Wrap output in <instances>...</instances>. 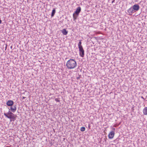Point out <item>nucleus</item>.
Instances as JSON below:
<instances>
[{"label": "nucleus", "instance_id": "obj_15", "mask_svg": "<svg viewBox=\"0 0 147 147\" xmlns=\"http://www.w3.org/2000/svg\"><path fill=\"white\" fill-rule=\"evenodd\" d=\"M22 97H23V98H24H24H25V97H24V96H23Z\"/></svg>", "mask_w": 147, "mask_h": 147}, {"label": "nucleus", "instance_id": "obj_9", "mask_svg": "<svg viewBox=\"0 0 147 147\" xmlns=\"http://www.w3.org/2000/svg\"><path fill=\"white\" fill-rule=\"evenodd\" d=\"M62 31L64 35H66L67 34L68 32L66 31L65 29H63Z\"/></svg>", "mask_w": 147, "mask_h": 147}, {"label": "nucleus", "instance_id": "obj_8", "mask_svg": "<svg viewBox=\"0 0 147 147\" xmlns=\"http://www.w3.org/2000/svg\"><path fill=\"white\" fill-rule=\"evenodd\" d=\"M133 8L134 10L138 11L139 9V6L138 5H135L133 6Z\"/></svg>", "mask_w": 147, "mask_h": 147}, {"label": "nucleus", "instance_id": "obj_4", "mask_svg": "<svg viewBox=\"0 0 147 147\" xmlns=\"http://www.w3.org/2000/svg\"><path fill=\"white\" fill-rule=\"evenodd\" d=\"M79 49L80 51V56L82 57H83L84 56V50L83 49V47H81L79 48Z\"/></svg>", "mask_w": 147, "mask_h": 147}, {"label": "nucleus", "instance_id": "obj_17", "mask_svg": "<svg viewBox=\"0 0 147 147\" xmlns=\"http://www.w3.org/2000/svg\"><path fill=\"white\" fill-rule=\"evenodd\" d=\"M115 128H113V129L115 130Z\"/></svg>", "mask_w": 147, "mask_h": 147}, {"label": "nucleus", "instance_id": "obj_2", "mask_svg": "<svg viewBox=\"0 0 147 147\" xmlns=\"http://www.w3.org/2000/svg\"><path fill=\"white\" fill-rule=\"evenodd\" d=\"M4 115L8 118L12 119H10V121H14L16 120V115H14L12 113L9 111L7 113H4Z\"/></svg>", "mask_w": 147, "mask_h": 147}, {"label": "nucleus", "instance_id": "obj_10", "mask_svg": "<svg viewBox=\"0 0 147 147\" xmlns=\"http://www.w3.org/2000/svg\"><path fill=\"white\" fill-rule=\"evenodd\" d=\"M143 113L144 115H147V107H145L143 110Z\"/></svg>", "mask_w": 147, "mask_h": 147}, {"label": "nucleus", "instance_id": "obj_16", "mask_svg": "<svg viewBox=\"0 0 147 147\" xmlns=\"http://www.w3.org/2000/svg\"><path fill=\"white\" fill-rule=\"evenodd\" d=\"M142 98H143V97H142Z\"/></svg>", "mask_w": 147, "mask_h": 147}, {"label": "nucleus", "instance_id": "obj_3", "mask_svg": "<svg viewBox=\"0 0 147 147\" xmlns=\"http://www.w3.org/2000/svg\"><path fill=\"white\" fill-rule=\"evenodd\" d=\"M81 10V8L80 7H78L76 9V11L73 14V17L74 20H75L77 19Z\"/></svg>", "mask_w": 147, "mask_h": 147}, {"label": "nucleus", "instance_id": "obj_12", "mask_svg": "<svg viewBox=\"0 0 147 147\" xmlns=\"http://www.w3.org/2000/svg\"><path fill=\"white\" fill-rule=\"evenodd\" d=\"M55 10L54 9L52 11L51 15V16L52 17H53V16H54V15L55 14Z\"/></svg>", "mask_w": 147, "mask_h": 147}, {"label": "nucleus", "instance_id": "obj_11", "mask_svg": "<svg viewBox=\"0 0 147 147\" xmlns=\"http://www.w3.org/2000/svg\"><path fill=\"white\" fill-rule=\"evenodd\" d=\"M134 10L133 7L130 8L128 9V12L129 13H132L133 12Z\"/></svg>", "mask_w": 147, "mask_h": 147}, {"label": "nucleus", "instance_id": "obj_7", "mask_svg": "<svg viewBox=\"0 0 147 147\" xmlns=\"http://www.w3.org/2000/svg\"><path fill=\"white\" fill-rule=\"evenodd\" d=\"M13 102L11 100H8L6 103L7 105L9 106H11L13 104Z\"/></svg>", "mask_w": 147, "mask_h": 147}, {"label": "nucleus", "instance_id": "obj_6", "mask_svg": "<svg viewBox=\"0 0 147 147\" xmlns=\"http://www.w3.org/2000/svg\"><path fill=\"white\" fill-rule=\"evenodd\" d=\"M10 109L12 112H15L16 110V105H14L12 106H11L10 107Z\"/></svg>", "mask_w": 147, "mask_h": 147}, {"label": "nucleus", "instance_id": "obj_13", "mask_svg": "<svg viewBox=\"0 0 147 147\" xmlns=\"http://www.w3.org/2000/svg\"><path fill=\"white\" fill-rule=\"evenodd\" d=\"M82 42L81 40H80V41L79 42L78 44V48L82 47V46L81 45Z\"/></svg>", "mask_w": 147, "mask_h": 147}, {"label": "nucleus", "instance_id": "obj_5", "mask_svg": "<svg viewBox=\"0 0 147 147\" xmlns=\"http://www.w3.org/2000/svg\"><path fill=\"white\" fill-rule=\"evenodd\" d=\"M114 134V132L113 131H111L109 134L108 137L110 139H112L113 138Z\"/></svg>", "mask_w": 147, "mask_h": 147}, {"label": "nucleus", "instance_id": "obj_14", "mask_svg": "<svg viewBox=\"0 0 147 147\" xmlns=\"http://www.w3.org/2000/svg\"><path fill=\"white\" fill-rule=\"evenodd\" d=\"M85 128L84 127H82L81 128L80 130L82 131H84L85 130Z\"/></svg>", "mask_w": 147, "mask_h": 147}, {"label": "nucleus", "instance_id": "obj_1", "mask_svg": "<svg viewBox=\"0 0 147 147\" xmlns=\"http://www.w3.org/2000/svg\"><path fill=\"white\" fill-rule=\"evenodd\" d=\"M66 66L68 69H72L76 67L77 64L76 61L74 59H71L67 61Z\"/></svg>", "mask_w": 147, "mask_h": 147}]
</instances>
